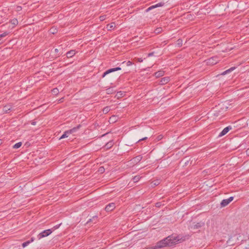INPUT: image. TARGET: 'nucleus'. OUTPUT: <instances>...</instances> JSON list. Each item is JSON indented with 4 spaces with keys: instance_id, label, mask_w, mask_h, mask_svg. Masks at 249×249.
<instances>
[{
    "instance_id": "nucleus-1",
    "label": "nucleus",
    "mask_w": 249,
    "mask_h": 249,
    "mask_svg": "<svg viewBox=\"0 0 249 249\" xmlns=\"http://www.w3.org/2000/svg\"><path fill=\"white\" fill-rule=\"evenodd\" d=\"M52 232V229H48L46 230L43 231L42 232L40 233L37 235V238L38 239H40L42 238L46 237L50 234H51Z\"/></svg>"
},
{
    "instance_id": "nucleus-2",
    "label": "nucleus",
    "mask_w": 249,
    "mask_h": 249,
    "mask_svg": "<svg viewBox=\"0 0 249 249\" xmlns=\"http://www.w3.org/2000/svg\"><path fill=\"white\" fill-rule=\"evenodd\" d=\"M234 197L233 196H231L228 199H223L220 203L221 207H224L227 206L231 202Z\"/></svg>"
},
{
    "instance_id": "nucleus-3",
    "label": "nucleus",
    "mask_w": 249,
    "mask_h": 249,
    "mask_svg": "<svg viewBox=\"0 0 249 249\" xmlns=\"http://www.w3.org/2000/svg\"><path fill=\"white\" fill-rule=\"evenodd\" d=\"M205 225L204 222L200 221L199 222L195 224H193L192 225L190 226V229L192 230H197L201 227L204 226Z\"/></svg>"
},
{
    "instance_id": "nucleus-4",
    "label": "nucleus",
    "mask_w": 249,
    "mask_h": 249,
    "mask_svg": "<svg viewBox=\"0 0 249 249\" xmlns=\"http://www.w3.org/2000/svg\"><path fill=\"white\" fill-rule=\"evenodd\" d=\"M121 70V68L120 67H116L115 68H111V69H108V70L106 71L105 72H104L103 73V74L102 75V77L104 78L106 76V75H107V74H108L111 72H113L114 71H119Z\"/></svg>"
},
{
    "instance_id": "nucleus-5",
    "label": "nucleus",
    "mask_w": 249,
    "mask_h": 249,
    "mask_svg": "<svg viewBox=\"0 0 249 249\" xmlns=\"http://www.w3.org/2000/svg\"><path fill=\"white\" fill-rule=\"evenodd\" d=\"M232 128L231 126L229 125L226 127L224 128L223 130L220 133L218 137H222L226 135L230 130Z\"/></svg>"
},
{
    "instance_id": "nucleus-6",
    "label": "nucleus",
    "mask_w": 249,
    "mask_h": 249,
    "mask_svg": "<svg viewBox=\"0 0 249 249\" xmlns=\"http://www.w3.org/2000/svg\"><path fill=\"white\" fill-rule=\"evenodd\" d=\"M115 208V205L114 203H109L106 206L105 210L107 212L112 211Z\"/></svg>"
},
{
    "instance_id": "nucleus-7",
    "label": "nucleus",
    "mask_w": 249,
    "mask_h": 249,
    "mask_svg": "<svg viewBox=\"0 0 249 249\" xmlns=\"http://www.w3.org/2000/svg\"><path fill=\"white\" fill-rule=\"evenodd\" d=\"M207 61V63L209 64L214 65L217 62V57L216 56L213 57L208 59Z\"/></svg>"
},
{
    "instance_id": "nucleus-8",
    "label": "nucleus",
    "mask_w": 249,
    "mask_h": 249,
    "mask_svg": "<svg viewBox=\"0 0 249 249\" xmlns=\"http://www.w3.org/2000/svg\"><path fill=\"white\" fill-rule=\"evenodd\" d=\"M169 81V77H164L162 78L160 81V84L164 85L167 83Z\"/></svg>"
},
{
    "instance_id": "nucleus-9",
    "label": "nucleus",
    "mask_w": 249,
    "mask_h": 249,
    "mask_svg": "<svg viewBox=\"0 0 249 249\" xmlns=\"http://www.w3.org/2000/svg\"><path fill=\"white\" fill-rule=\"evenodd\" d=\"M142 157L141 155H138V156L134 157L132 159L133 162L137 164L142 160Z\"/></svg>"
},
{
    "instance_id": "nucleus-10",
    "label": "nucleus",
    "mask_w": 249,
    "mask_h": 249,
    "mask_svg": "<svg viewBox=\"0 0 249 249\" xmlns=\"http://www.w3.org/2000/svg\"><path fill=\"white\" fill-rule=\"evenodd\" d=\"M81 125L80 124L78 125L76 127H74L72 129L69 130V132L70 134H72L77 131L78 129H79L81 127Z\"/></svg>"
},
{
    "instance_id": "nucleus-11",
    "label": "nucleus",
    "mask_w": 249,
    "mask_h": 249,
    "mask_svg": "<svg viewBox=\"0 0 249 249\" xmlns=\"http://www.w3.org/2000/svg\"><path fill=\"white\" fill-rule=\"evenodd\" d=\"M35 238L34 237H32L30 239V240L27 241L24 243H22V246L23 248H25V247L27 246L30 243L33 242L34 241Z\"/></svg>"
},
{
    "instance_id": "nucleus-12",
    "label": "nucleus",
    "mask_w": 249,
    "mask_h": 249,
    "mask_svg": "<svg viewBox=\"0 0 249 249\" xmlns=\"http://www.w3.org/2000/svg\"><path fill=\"white\" fill-rule=\"evenodd\" d=\"M113 144L114 143L113 141H110L106 143V144L105 145V147L106 148V149H109L113 146Z\"/></svg>"
},
{
    "instance_id": "nucleus-13",
    "label": "nucleus",
    "mask_w": 249,
    "mask_h": 249,
    "mask_svg": "<svg viewBox=\"0 0 249 249\" xmlns=\"http://www.w3.org/2000/svg\"><path fill=\"white\" fill-rule=\"evenodd\" d=\"M235 67H231V68H230L229 69L223 71L222 73H221V75H224L227 73H229L231 72L232 71H233L235 69Z\"/></svg>"
},
{
    "instance_id": "nucleus-14",
    "label": "nucleus",
    "mask_w": 249,
    "mask_h": 249,
    "mask_svg": "<svg viewBox=\"0 0 249 249\" xmlns=\"http://www.w3.org/2000/svg\"><path fill=\"white\" fill-rule=\"evenodd\" d=\"M114 27H115V23L113 22H112V23L108 24L107 25V29L109 31H111L112 29H114Z\"/></svg>"
},
{
    "instance_id": "nucleus-15",
    "label": "nucleus",
    "mask_w": 249,
    "mask_h": 249,
    "mask_svg": "<svg viewBox=\"0 0 249 249\" xmlns=\"http://www.w3.org/2000/svg\"><path fill=\"white\" fill-rule=\"evenodd\" d=\"M75 54V51L74 50H71L67 53L66 55L68 58H70L73 56Z\"/></svg>"
},
{
    "instance_id": "nucleus-16",
    "label": "nucleus",
    "mask_w": 249,
    "mask_h": 249,
    "mask_svg": "<svg viewBox=\"0 0 249 249\" xmlns=\"http://www.w3.org/2000/svg\"><path fill=\"white\" fill-rule=\"evenodd\" d=\"M163 74L164 71H159L155 73V76L157 78L163 76Z\"/></svg>"
},
{
    "instance_id": "nucleus-17",
    "label": "nucleus",
    "mask_w": 249,
    "mask_h": 249,
    "mask_svg": "<svg viewBox=\"0 0 249 249\" xmlns=\"http://www.w3.org/2000/svg\"><path fill=\"white\" fill-rule=\"evenodd\" d=\"M12 107L10 105H6L3 107V111L6 112L8 113V111L11 110Z\"/></svg>"
},
{
    "instance_id": "nucleus-18",
    "label": "nucleus",
    "mask_w": 249,
    "mask_h": 249,
    "mask_svg": "<svg viewBox=\"0 0 249 249\" xmlns=\"http://www.w3.org/2000/svg\"><path fill=\"white\" fill-rule=\"evenodd\" d=\"M69 133V130L66 131L64 134L60 137V139H64L68 137Z\"/></svg>"
},
{
    "instance_id": "nucleus-19",
    "label": "nucleus",
    "mask_w": 249,
    "mask_h": 249,
    "mask_svg": "<svg viewBox=\"0 0 249 249\" xmlns=\"http://www.w3.org/2000/svg\"><path fill=\"white\" fill-rule=\"evenodd\" d=\"M110 107L108 106H107V107H105L103 109V112L104 114H107L110 111Z\"/></svg>"
},
{
    "instance_id": "nucleus-20",
    "label": "nucleus",
    "mask_w": 249,
    "mask_h": 249,
    "mask_svg": "<svg viewBox=\"0 0 249 249\" xmlns=\"http://www.w3.org/2000/svg\"><path fill=\"white\" fill-rule=\"evenodd\" d=\"M22 145V142H18L17 143H16L14 146H13V148H15V149H18V148H19Z\"/></svg>"
},
{
    "instance_id": "nucleus-21",
    "label": "nucleus",
    "mask_w": 249,
    "mask_h": 249,
    "mask_svg": "<svg viewBox=\"0 0 249 249\" xmlns=\"http://www.w3.org/2000/svg\"><path fill=\"white\" fill-rule=\"evenodd\" d=\"M182 40L181 39H178L177 41V45L178 46V47H180L182 46Z\"/></svg>"
},
{
    "instance_id": "nucleus-22",
    "label": "nucleus",
    "mask_w": 249,
    "mask_h": 249,
    "mask_svg": "<svg viewBox=\"0 0 249 249\" xmlns=\"http://www.w3.org/2000/svg\"><path fill=\"white\" fill-rule=\"evenodd\" d=\"M164 5V2H160L158 4H156L155 5H153L155 7V8H157V7H161V6H162Z\"/></svg>"
},
{
    "instance_id": "nucleus-23",
    "label": "nucleus",
    "mask_w": 249,
    "mask_h": 249,
    "mask_svg": "<svg viewBox=\"0 0 249 249\" xmlns=\"http://www.w3.org/2000/svg\"><path fill=\"white\" fill-rule=\"evenodd\" d=\"M162 31V29L161 27L157 28V29H155V34H158L161 33Z\"/></svg>"
},
{
    "instance_id": "nucleus-24",
    "label": "nucleus",
    "mask_w": 249,
    "mask_h": 249,
    "mask_svg": "<svg viewBox=\"0 0 249 249\" xmlns=\"http://www.w3.org/2000/svg\"><path fill=\"white\" fill-rule=\"evenodd\" d=\"M12 23L15 25H16L18 24V21L17 19L15 18V19H13L12 21H11Z\"/></svg>"
},
{
    "instance_id": "nucleus-25",
    "label": "nucleus",
    "mask_w": 249,
    "mask_h": 249,
    "mask_svg": "<svg viewBox=\"0 0 249 249\" xmlns=\"http://www.w3.org/2000/svg\"><path fill=\"white\" fill-rule=\"evenodd\" d=\"M97 216H93L92 219H89V220H88V221L87 223H89V222H90V221H94V220H96V219H97Z\"/></svg>"
},
{
    "instance_id": "nucleus-26",
    "label": "nucleus",
    "mask_w": 249,
    "mask_h": 249,
    "mask_svg": "<svg viewBox=\"0 0 249 249\" xmlns=\"http://www.w3.org/2000/svg\"><path fill=\"white\" fill-rule=\"evenodd\" d=\"M60 225H61V224H59V225H56V226H54L53 228H52L51 229H52V232H53V231H54V230H55L57 229L59 227V226H60Z\"/></svg>"
},
{
    "instance_id": "nucleus-27",
    "label": "nucleus",
    "mask_w": 249,
    "mask_h": 249,
    "mask_svg": "<svg viewBox=\"0 0 249 249\" xmlns=\"http://www.w3.org/2000/svg\"><path fill=\"white\" fill-rule=\"evenodd\" d=\"M140 179V178L139 176H135V177L133 178V180L134 181V182H137Z\"/></svg>"
},
{
    "instance_id": "nucleus-28",
    "label": "nucleus",
    "mask_w": 249,
    "mask_h": 249,
    "mask_svg": "<svg viewBox=\"0 0 249 249\" xmlns=\"http://www.w3.org/2000/svg\"><path fill=\"white\" fill-rule=\"evenodd\" d=\"M99 171L101 173H103L105 172V168H104V167H100L99 169Z\"/></svg>"
},
{
    "instance_id": "nucleus-29",
    "label": "nucleus",
    "mask_w": 249,
    "mask_h": 249,
    "mask_svg": "<svg viewBox=\"0 0 249 249\" xmlns=\"http://www.w3.org/2000/svg\"><path fill=\"white\" fill-rule=\"evenodd\" d=\"M154 8H155V7L154 6V5H152V6L149 7V8H148L146 10V12H148L149 11H150V10H152V9H153Z\"/></svg>"
},
{
    "instance_id": "nucleus-30",
    "label": "nucleus",
    "mask_w": 249,
    "mask_h": 249,
    "mask_svg": "<svg viewBox=\"0 0 249 249\" xmlns=\"http://www.w3.org/2000/svg\"><path fill=\"white\" fill-rule=\"evenodd\" d=\"M58 91V90L57 89H53L52 90L54 94H57Z\"/></svg>"
},
{
    "instance_id": "nucleus-31",
    "label": "nucleus",
    "mask_w": 249,
    "mask_h": 249,
    "mask_svg": "<svg viewBox=\"0 0 249 249\" xmlns=\"http://www.w3.org/2000/svg\"><path fill=\"white\" fill-rule=\"evenodd\" d=\"M161 205V202H157L156 203L155 206L156 207H160Z\"/></svg>"
},
{
    "instance_id": "nucleus-32",
    "label": "nucleus",
    "mask_w": 249,
    "mask_h": 249,
    "mask_svg": "<svg viewBox=\"0 0 249 249\" xmlns=\"http://www.w3.org/2000/svg\"><path fill=\"white\" fill-rule=\"evenodd\" d=\"M147 139V137L143 138L142 139H141L139 140L137 142H141L142 141H144V140H146Z\"/></svg>"
},
{
    "instance_id": "nucleus-33",
    "label": "nucleus",
    "mask_w": 249,
    "mask_h": 249,
    "mask_svg": "<svg viewBox=\"0 0 249 249\" xmlns=\"http://www.w3.org/2000/svg\"><path fill=\"white\" fill-rule=\"evenodd\" d=\"M54 53H55L56 55L57 54H59V53H59V50L58 49H54Z\"/></svg>"
},
{
    "instance_id": "nucleus-34",
    "label": "nucleus",
    "mask_w": 249,
    "mask_h": 249,
    "mask_svg": "<svg viewBox=\"0 0 249 249\" xmlns=\"http://www.w3.org/2000/svg\"><path fill=\"white\" fill-rule=\"evenodd\" d=\"M132 64V62L130 61H128L127 62H126V64L127 66L131 65Z\"/></svg>"
},
{
    "instance_id": "nucleus-35",
    "label": "nucleus",
    "mask_w": 249,
    "mask_h": 249,
    "mask_svg": "<svg viewBox=\"0 0 249 249\" xmlns=\"http://www.w3.org/2000/svg\"><path fill=\"white\" fill-rule=\"evenodd\" d=\"M154 52H152V53H149L148 54V57H150V56H153V54H154Z\"/></svg>"
},
{
    "instance_id": "nucleus-36",
    "label": "nucleus",
    "mask_w": 249,
    "mask_h": 249,
    "mask_svg": "<svg viewBox=\"0 0 249 249\" xmlns=\"http://www.w3.org/2000/svg\"><path fill=\"white\" fill-rule=\"evenodd\" d=\"M137 61L139 62H142V59L141 58H137Z\"/></svg>"
},
{
    "instance_id": "nucleus-37",
    "label": "nucleus",
    "mask_w": 249,
    "mask_h": 249,
    "mask_svg": "<svg viewBox=\"0 0 249 249\" xmlns=\"http://www.w3.org/2000/svg\"><path fill=\"white\" fill-rule=\"evenodd\" d=\"M159 184V181H156L154 183V185H158Z\"/></svg>"
},
{
    "instance_id": "nucleus-38",
    "label": "nucleus",
    "mask_w": 249,
    "mask_h": 249,
    "mask_svg": "<svg viewBox=\"0 0 249 249\" xmlns=\"http://www.w3.org/2000/svg\"><path fill=\"white\" fill-rule=\"evenodd\" d=\"M111 90H112V89H107V93H109V92H111Z\"/></svg>"
},
{
    "instance_id": "nucleus-39",
    "label": "nucleus",
    "mask_w": 249,
    "mask_h": 249,
    "mask_svg": "<svg viewBox=\"0 0 249 249\" xmlns=\"http://www.w3.org/2000/svg\"><path fill=\"white\" fill-rule=\"evenodd\" d=\"M247 155H249V148L246 150Z\"/></svg>"
},
{
    "instance_id": "nucleus-40",
    "label": "nucleus",
    "mask_w": 249,
    "mask_h": 249,
    "mask_svg": "<svg viewBox=\"0 0 249 249\" xmlns=\"http://www.w3.org/2000/svg\"><path fill=\"white\" fill-rule=\"evenodd\" d=\"M31 124H32V125H36V122H34V121H33V122L31 123Z\"/></svg>"
},
{
    "instance_id": "nucleus-41",
    "label": "nucleus",
    "mask_w": 249,
    "mask_h": 249,
    "mask_svg": "<svg viewBox=\"0 0 249 249\" xmlns=\"http://www.w3.org/2000/svg\"><path fill=\"white\" fill-rule=\"evenodd\" d=\"M100 18L101 19V20H103L104 19V17L103 16H101L100 17Z\"/></svg>"
},
{
    "instance_id": "nucleus-42",
    "label": "nucleus",
    "mask_w": 249,
    "mask_h": 249,
    "mask_svg": "<svg viewBox=\"0 0 249 249\" xmlns=\"http://www.w3.org/2000/svg\"><path fill=\"white\" fill-rule=\"evenodd\" d=\"M52 29H51V32L52 33V34H54V32H52L51 31Z\"/></svg>"
},
{
    "instance_id": "nucleus-43",
    "label": "nucleus",
    "mask_w": 249,
    "mask_h": 249,
    "mask_svg": "<svg viewBox=\"0 0 249 249\" xmlns=\"http://www.w3.org/2000/svg\"><path fill=\"white\" fill-rule=\"evenodd\" d=\"M1 143H2V142H1V140H0V144H1Z\"/></svg>"
}]
</instances>
